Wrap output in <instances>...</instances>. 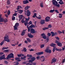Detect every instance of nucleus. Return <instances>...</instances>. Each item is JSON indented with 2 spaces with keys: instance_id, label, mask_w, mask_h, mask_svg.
<instances>
[{
  "instance_id": "1",
  "label": "nucleus",
  "mask_w": 65,
  "mask_h": 65,
  "mask_svg": "<svg viewBox=\"0 0 65 65\" xmlns=\"http://www.w3.org/2000/svg\"><path fill=\"white\" fill-rule=\"evenodd\" d=\"M52 2L53 5H55V6L59 7H60V5L58 3V2H57L56 0H52Z\"/></svg>"
},
{
  "instance_id": "2",
  "label": "nucleus",
  "mask_w": 65,
  "mask_h": 65,
  "mask_svg": "<svg viewBox=\"0 0 65 65\" xmlns=\"http://www.w3.org/2000/svg\"><path fill=\"white\" fill-rule=\"evenodd\" d=\"M10 58H14L13 54L12 53H10V54H9L7 56L6 59L7 60H8V59Z\"/></svg>"
},
{
  "instance_id": "3",
  "label": "nucleus",
  "mask_w": 65,
  "mask_h": 65,
  "mask_svg": "<svg viewBox=\"0 0 65 65\" xmlns=\"http://www.w3.org/2000/svg\"><path fill=\"white\" fill-rule=\"evenodd\" d=\"M19 25V23H15L14 26L13 27L14 30L18 29L17 27Z\"/></svg>"
},
{
  "instance_id": "4",
  "label": "nucleus",
  "mask_w": 65,
  "mask_h": 65,
  "mask_svg": "<svg viewBox=\"0 0 65 65\" xmlns=\"http://www.w3.org/2000/svg\"><path fill=\"white\" fill-rule=\"evenodd\" d=\"M8 21V20L7 19H4L3 18L1 19L0 21V23H3L4 22V23H6Z\"/></svg>"
},
{
  "instance_id": "5",
  "label": "nucleus",
  "mask_w": 65,
  "mask_h": 65,
  "mask_svg": "<svg viewBox=\"0 0 65 65\" xmlns=\"http://www.w3.org/2000/svg\"><path fill=\"white\" fill-rule=\"evenodd\" d=\"M45 52L48 53H52L51 50H49L48 48H46V49L45 50Z\"/></svg>"
},
{
  "instance_id": "6",
  "label": "nucleus",
  "mask_w": 65,
  "mask_h": 65,
  "mask_svg": "<svg viewBox=\"0 0 65 65\" xmlns=\"http://www.w3.org/2000/svg\"><path fill=\"white\" fill-rule=\"evenodd\" d=\"M41 36L42 37V38L45 40L46 39V36L44 33H43L41 34Z\"/></svg>"
},
{
  "instance_id": "7",
  "label": "nucleus",
  "mask_w": 65,
  "mask_h": 65,
  "mask_svg": "<svg viewBox=\"0 0 65 65\" xmlns=\"http://www.w3.org/2000/svg\"><path fill=\"white\" fill-rule=\"evenodd\" d=\"M50 17H46L45 19V22H48L50 20Z\"/></svg>"
},
{
  "instance_id": "8",
  "label": "nucleus",
  "mask_w": 65,
  "mask_h": 65,
  "mask_svg": "<svg viewBox=\"0 0 65 65\" xmlns=\"http://www.w3.org/2000/svg\"><path fill=\"white\" fill-rule=\"evenodd\" d=\"M27 14V17H29L30 16L31 14L30 12L29 11V10H27L26 12Z\"/></svg>"
},
{
  "instance_id": "9",
  "label": "nucleus",
  "mask_w": 65,
  "mask_h": 65,
  "mask_svg": "<svg viewBox=\"0 0 65 65\" xmlns=\"http://www.w3.org/2000/svg\"><path fill=\"white\" fill-rule=\"evenodd\" d=\"M30 32L32 34H34L35 33V30L33 28H31L30 29Z\"/></svg>"
},
{
  "instance_id": "10",
  "label": "nucleus",
  "mask_w": 65,
  "mask_h": 65,
  "mask_svg": "<svg viewBox=\"0 0 65 65\" xmlns=\"http://www.w3.org/2000/svg\"><path fill=\"white\" fill-rule=\"evenodd\" d=\"M9 37L8 35H6L5 36L4 40V41H6L8 39Z\"/></svg>"
},
{
  "instance_id": "11",
  "label": "nucleus",
  "mask_w": 65,
  "mask_h": 65,
  "mask_svg": "<svg viewBox=\"0 0 65 65\" xmlns=\"http://www.w3.org/2000/svg\"><path fill=\"white\" fill-rule=\"evenodd\" d=\"M23 4L24 5L27 4L29 2L27 0H23Z\"/></svg>"
},
{
  "instance_id": "12",
  "label": "nucleus",
  "mask_w": 65,
  "mask_h": 65,
  "mask_svg": "<svg viewBox=\"0 0 65 65\" xmlns=\"http://www.w3.org/2000/svg\"><path fill=\"white\" fill-rule=\"evenodd\" d=\"M56 59L55 58H54L53 59H52V60L51 61V63H53V62H55L56 61Z\"/></svg>"
},
{
  "instance_id": "13",
  "label": "nucleus",
  "mask_w": 65,
  "mask_h": 65,
  "mask_svg": "<svg viewBox=\"0 0 65 65\" xmlns=\"http://www.w3.org/2000/svg\"><path fill=\"white\" fill-rule=\"evenodd\" d=\"M45 20H41L40 23L41 25H43L45 23Z\"/></svg>"
},
{
  "instance_id": "14",
  "label": "nucleus",
  "mask_w": 65,
  "mask_h": 65,
  "mask_svg": "<svg viewBox=\"0 0 65 65\" xmlns=\"http://www.w3.org/2000/svg\"><path fill=\"white\" fill-rule=\"evenodd\" d=\"M28 36L29 38H32L33 37V35H32L31 33H28Z\"/></svg>"
},
{
  "instance_id": "15",
  "label": "nucleus",
  "mask_w": 65,
  "mask_h": 65,
  "mask_svg": "<svg viewBox=\"0 0 65 65\" xmlns=\"http://www.w3.org/2000/svg\"><path fill=\"white\" fill-rule=\"evenodd\" d=\"M43 54V52H39L38 53H36V54L38 56L39 55H41L42 54Z\"/></svg>"
},
{
  "instance_id": "16",
  "label": "nucleus",
  "mask_w": 65,
  "mask_h": 65,
  "mask_svg": "<svg viewBox=\"0 0 65 65\" xmlns=\"http://www.w3.org/2000/svg\"><path fill=\"white\" fill-rule=\"evenodd\" d=\"M23 17V16L22 15H20L19 16V21H20L21 19H22V18Z\"/></svg>"
},
{
  "instance_id": "17",
  "label": "nucleus",
  "mask_w": 65,
  "mask_h": 65,
  "mask_svg": "<svg viewBox=\"0 0 65 65\" xmlns=\"http://www.w3.org/2000/svg\"><path fill=\"white\" fill-rule=\"evenodd\" d=\"M56 44H54L53 43H51L50 45V46H52L53 47L55 48V47Z\"/></svg>"
},
{
  "instance_id": "18",
  "label": "nucleus",
  "mask_w": 65,
  "mask_h": 65,
  "mask_svg": "<svg viewBox=\"0 0 65 65\" xmlns=\"http://www.w3.org/2000/svg\"><path fill=\"white\" fill-rule=\"evenodd\" d=\"M30 17H28V18H26L25 19V21H24V22H26V23H27L28 22V21L30 19Z\"/></svg>"
},
{
  "instance_id": "19",
  "label": "nucleus",
  "mask_w": 65,
  "mask_h": 65,
  "mask_svg": "<svg viewBox=\"0 0 65 65\" xmlns=\"http://www.w3.org/2000/svg\"><path fill=\"white\" fill-rule=\"evenodd\" d=\"M55 50L57 51H59V52H61L62 50V49L58 48V49L57 48L55 47Z\"/></svg>"
},
{
  "instance_id": "20",
  "label": "nucleus",
  "mask_w": 65,
  "mask_h": 65,
  "mask_svg": "<svg viewBox=\"0 0 65 65\" xmlns=\"http://www.w3.org/2000/svg\"><path fill=\"white\" fill-rule=\"evenodd\" d=\"M57 45L58 46H59L60 47H62V44L61 43H60V42H58L57 44Z\"/></svg>"
},
{
  "instance_id": "21",
  "label": "nucleus",
  "mask_w": 65,
  "mask_h": 65,
  "mask_svg": "<svg viewBox=\"0 0 65 65\" xmlns=\"http://www.w3.org/2000/svg\"><path fill=\"white\" fill-rule=\"evenodd\" d=\"M26 58V56H24L23 57H21V60H26V59L25 58Z\"/></svg>"
},
{
  "instance_id": "22",
  "label": "nucleus",
  "mask_w": 65,
  "mask_h": 65,
  "mask_svg": "<svg viewBox=\"0 0 65 65\" xmlns=\"http://www.w3.org/2000/svg\"><path fill=\"white\" fill-rule=\"evenodd\" d=\"M20 58L19 57H18L15 58V59L16 60H18L17 62H19L21 61V60H19Z\"/></svg>"
},
{
  "instance_id": "23",
  "label": "nucleus",
  "mask_w": 65,
  "mask_h": 65,
  "mask_svg": "<svg viewBox=\"0 0 65 65\" xmlns=\"http://www.w3.org/2000/svg\"><path fill=\"white\" fill-rule=\"evenodd\" d=\"M30 6H27L25 7V8H24V10H27L28 9H29V8H30Z\"/></svg>"
},
{
  "instance_id": "24",
  "label": "nucleus",
  "mask_w": 65,
  "mask_h": 65,
  "mask_svg": "<svg viewBox=\"0 0 65 65\" xmlns=\"http://www.w3.org/2000/svg\"><path fill=\"white\" fill-rule=\"evenodd\" d=\"M2 58V59H4L5 60L6 59V58H5V55H2V57H1Z\"/></svg>"
},
{
  "instance_id": "25",
  "label": "nucleus",
  "mask_w": 65,
  "mask_h": 65,
  "mask_svg": "<svg viewBox=\"0 0 65 65\" xmlns=\"http://www.w3.org/2000/svg\"><path fill=\"white\" fill-rule=\"evenodd\" d=\"M20 8L21 9H22V7L21 6H18L17 8L18 10L20 9Z\"/></svg>"
},
{
  "instance_id": "26",
  "label": "nucleus",
  "mask_w": 65,
  "mask_h": 65,
  "mask_svg": "<svg viewBox=\"0 0 65 65\" xmlns=\"http://www.w3.org/2000/svg\"><path fill=\"white\" fill-rule=\"evenodd\" d=\"M23 12V11L22 10H19L18 11V13L20 14H21Z\"/></svg>"
},
{
  "instance_id": "27",
  "label": "nucleus",
  "mask_w": 65,
  "mask_h": 65,
  "mask_svg": "<svg viewBox=\"0 0 65 65\" xmlns=\"http://www.w3.org/2000/svg\"><path fill=\"white\" fill-rule=\"evenodd\" d=\"M36 59V58H35V57H32V58H30V60H31L32 61H33V62Z\"/></svg>"
},
{
  "instance_id": "28",
  "label": "nucleus",
  "mask_w": 65,
  "mask_h": 65,
  "mask_svg": "<svg viewBox=\"0 0 65 65\" xmlns=\"http://www.w3.org/2000/svg\"><path fill=\"white\" fill-rule=\"evenodd\" d=\"M29 27L30 28H35V26L33 24H32L31 25H30L29 26Z\"/></svg>"
},
{
  "instance_id": "29",
  "label": "nucleus",
  "mask_w": 65,
  "mask_h": 65,
  "mask_svg": "<svg viewBox=\"0 0 65 65\" xmlns=\"http://www.w3.org/2000/svg\"><path fill=\"white\" fill-rule=\"evenodd\" d=\"M27 49H26V48L24 47V48L23 49L22 51H23L24 52H26L27 51Z\"/></svg>"
},
{
  "instance_id": "30",
  "label": "nucleus",
  "mask_w": 65,
  "mask_h": 65,
  "mask_svg": "<svg viewBox=\"0 0 65 65\" xmlns=\"http://www.w3.org/2000/svg\"><path fill=\"white\" fill-rule=\"evenodd\" d=\"M10 3V0H7V4L8 5H9Z\"/></svg>"
},
{
  "instance_id": "31",
  "label": "nucleus",
  "mask_w": 65,
  "mask_h": 65,
  "mask_svg": "<svg viewBox=\"0 0 65 65\" xmlns=\"http://www.w3.org/2000/svg\"><path fill=\"white\" fill-rule=\"evenodd\" d=\"M51 33L52 34V37H53L54 36H55V33H54V32H53L52 31H51Z\"/></svg>"
},
{
  "instance_id": "32",
  "label": "nucleus",
  "mask_w": 65,
  "mask_h": 65,
  "mask_svg": "<svg viewBox=\"0 0 65 65\" xmlns=\"http://www.w3.org/2000/svg\"><path fill=\"white\" fill-rule=\"evenodd\" d=\"M58 3L60 4V5H62L64 4V3L62 1H60L58 2Z\"/></svg>"
},
{
  "instance_id": "33",
  "label": "nucleus",
  "mask_w": 65,
  "mask_h": 65,
  "mask_svg": "<svg viewBox=\"0 0 65 65\" xmlns=\"http://www.w3.org/2000/svg\"><path fill=\"white\" fill-rule=\"evenodd\" d=\"M4 41H5L4 40H3L2 42H1V43H0L1 46H2L3 45V44L4 43Z\"/></svg>"
},
{
  "instance_id": "34",
  "label": "nucleus",
  "mask_w": 65,
  "mask_h": 65,
  "mask_svg": "<svg viewBox=\"0 0 65 65\" xmlns=\"http://www.w3.org/2000/svg\"><path fill=\"white\" fill-rule=\"evenodd\" d=\"M27 57L29 58H31L32 57V56L31 55L27 54Z\"/></svg>"
},
{
  "instance_id": "35",
  "label": "nucleus",
  "mask_w": 65,
  "mask_h": 65,
  "mask_svg": "<svg viewBox=\"0 0 65 65\" xmlns=\"http://www.w3.org/2000/svg\"><path fill=\"white\" fill-rule=\"evenodd\" d=\"M59 15V16H58V18H61L62 17V14L61 13H59L58 14Z\"/></svg>"
},
{
  "instance_id": "36",
  "label": "nucleus",
  "mask_w": 65,
  "mask_h": 65,
  "mask_svg": "<svg viewBox=\"0 0 65 65\" xmlns=\"http://www.w3.org/2000/svg\"><path fill=\"white\" fill-rule=\"evenodd\" d=\"M29 42H31V40L30 39H29L28 38H27L26 39Z\"/></svg>"
},
{
  "instance_id": "37",
  "label": "nucleus",
  "mask_w": 65,
  "mask_h": 65,
  "mask_svg": "<svg viewBox=\"0 0 65 65\" xmlns=\"http://www.w3.org/2000/svg\"><path fill=\"white\" fill-rule=\"evenodd\" d=\"M43 3H40V7H41V8H43Z\"/></svg>"
},
{
  "instance_id": "38",
  "label": "nucleus",
  "mask_w": 65,
  "mask_h": 65,
  "mask_svg": "<svg viewBox=\"0 0 65 65\" xmlns=\"http://www.w3.org/2000/svg\"><path fill=\"white\" fill-rule=\"evenodd\" d=\"M25 32L24 31H22L21 34V35L22 36H23L25 34Z\"/></svg>"
},
{
  "instance_id": "39",
  "label": "nucleus",
  "mask_w": 65,
  "mask_h": 65,
  "mask_svg": "<svg viewBox=\"0 0 65 65\" xmlns=\"http://www.w3.org/2000/svg\"><path fill=\"white\" fill-rule=\"evenodd\" d=\"M48 27H47V28H48V29L49 28H52V26L51 25V24H49L48 25Z\"/></svg>"
},
{
  "instance_id": "40",
  "label": "nucleus",
  "mask_w": 65,
  "mask_h": 65,
  "mask_svg": "<svg viewBox=\"0 0 65 65\" xmlns=\"http://www.w3.org/2000/svg\"><path fill=\"white\" fill-rule=\"evenodd\" d=\"M48 29V28H47V27H45L44 28H42V30H45L46 29Z\"/></svg>"
},
{
  "instance_id": "41",
  "label": "nucleus",
  "mask_w": 65,
  "mask_h": 65,
  "mask_svg": "<svg viewBox=\"0 0 65 65\" xmlns=\"http://www.w3.org/2000/svg\"><path fill=\"white\" fill-rule=\"evenodd\" d=\"M36 15H37L36 13H34V15L32 17L33 18H35Z\"/></svg>"
},
{
  "instance_id": "42",
  "label": "nucleus",
  "mask_w": 65,
  "mask_h": 65,
  "mask_svg": "<svg viewBox=\"0 0 65 65\" xmlns=\"http://www.w3.org/2000/svg\"><path fill=\"white\" fill-rule=\"evenodd\" d=\"M55 11V9H53V10H51L50 11H49V12H50L51 13H53L54 11Z\"/></svg>"
},
{
  "instance_id": "43",
  "label": "nucleus",
  "mask_w": 65,
  "mask_h": 65,
  "mask_svg": "<svg viewBox=\"0 0 65 65\" xmlns=\"http://www.w3.org/2000/svg\"><path fill=\"white\" fill-rule=\"evenodd\" d=\"M4 52H5V53L8 52H9V50H5L3 51Z\"/></svg>"
},
{
  "instance_id": "44",
  "label": "nucleus",
  "mask_w": 65,
  "mask_h": 65,
  "mask_svg": "<svg viewBox=\"0 0 65 65\" xmlns=\"http://www.w3.org/2000/svg\"><path fill=\"white\" fill-rule=\"evenodd\" d=\"M24 18H23L22 20H21V22L22 23H24L25 22V21L24 20Z\"/></svg>"
},
{
  "instance_id": "45",
  "label": "nucleus",
  "mask_w": 65,
  "mask_h": 65,
  "mask_svg": "<svg viewBox=\"0 0 65 65\" xmlns=\"http://www.w3.org/2000/svg\"><path fill=\"white\" fill-rule=\"evenodd\" d=\"M15 20V17L13 16H12V20Z\"/></svg>"
},
{
  "instance_id": "46",
  "label": "nucleus",
  "mask_w": 65,
  "mask_h": 65,
  "mask_svg": "<svg viewBox=\"0 0 65 65\" xmlns=\"http://www.w3.org/2000/svg\"><path fill=\"white\" fill-rule=\"evenodd\" d=\"M44 44H42L40 46L41 47H40L41 48H43L44 47Z\"/></svg>"
},
{
  "instance_id": "47",
  "label": "nucleus",
  "mask_w": 65,
  "mask_h": 65,
  "mask_svg": "<svg viewBox=\"0 0 65 65\" xmlns=\"http://www.w3.org/2000/svg\"><path fill=\"white\" fill-rule=\"evenodd\" d=\"M40 56H37V57H36V59L37 60H39L40 59Z\"/></svg>"
},
{
  "instance_id": "48",
  "label": "nucleus",
  "mask_w": 65,
  "mask_h": 65,
  "mask_svg": "<svg viewBox=\"0 0 65 65\" xmlns=\"http://www.w3.org/2000/svg\"><path fill=\"white\" fill-rule=\"evenodd\" d=\"M7 13L8 14V15H9L10 13V10H8V12Z\"/></svg>"
},
{
  "instance_id": "49",
  "label": "nucleus",
  "mask_w": 65,
  "mask_h": 65,
  "mask_svg": "<svg viewBox=\"0 0 65 65\" xmlns=\"http://www.w3.org/2000/svg\"><path fill=\"white\" fill-rule=\"evenodd\" d=\"M4 63L5 64H8V62L7 61H4Z\"/></svg>"
},
{
  "instance_id": "50",
  "label": "nucleus",
  "mask_w": 65,
  "mask_h": 65,
  "mask_svg": "<svg viewBox=\"0 0 65 65\" xmlns=\"http://www.w3.org/2000/svg\"><path fill=\"white\" fill-rule=\"evenodd\" d=\"M57 32H58V33L59 34H61L62 33V32L60 31L59 30H58L57 31Z\"/></svg>"
},
{
  "instance_id": "51",
  "label": "nucleus",
  "mask_w": 65,
  "mask_h": 65,
  "mask_svg": "<svg viewBox=\"0 0 65 65\" xmlns=\"http://www.w3.org/2000/svg\"><path fill=\"white\" fill-rule=\"evenodd\" d=\"M28 62L29 63H32V62H33V61L32 60H29L28 61Z\"/></svg>"
},
{
  "instance_id": "52",
  "label": "nucleus",
  "mask_w": 65,
  "mask_h": 65,
  "mask_svg": "<svg viewBox=\"0 0 65 65\" xmlns=\"http://www.w3.org/2000/svg\"><path fill=\"white\" fill-rule=\"evenodd\" d=\"M55 12H56L57 13H59V12L58 11V10L56 9L55 10Z\"/></svg>"
},
{
  "instance_id": "53",
  "label": "nucleus",
  "mask_w": 65,
  "mask_h": 65,
  "mask_svg": "<svg viewBox=\"0 0 65 65\" xmlns=\"http://www.w3.org/2000/svg\"><path fill=\"white\" fill-rule=\"evenodd\" d=\"M2 14L0 15V21L1 20V19H2L3 18H1L2 17Z\"/></svg>"
},
{
  "instance_id": "54",
  "label": "nucleus",
  "mask_w": 65,
  "mask_h": 65,
  "mask_svg": "<svg viewBox=\"0 0 65 65\" xmlns=\"http://www.w3.org/2000/svg\"><path fill=\"white\" fill-rule=\"evenodd\" d=\"M47 35L48 36H50L51 35V34L50 33H47Z\"/></svg>"
},
{
  "instance_id": "55",
  "label": "nucleus",
  "mask_w": 65,
  "mask_h": 65,
  "mask_svg": "<svg viewBox=\"0 0 65 65\" xmlns=\"http://www.w3.org/2000/svg\"><path fill=\"white\" fill-rule=\"evenodd\" d=\"M32 64L33 65H36V63L35 62H32Z\"/></svg>"
},
{
  "instance_id": "56",
  "label": "nucleus",
  "mask_w": 65,
  "mask_h": 65,
  "mask_svg": "<svg viewBox=\"0 0 65 65\" xmlns=\"http://www.w3.org/2000/svg\"><path fill=\"white\" fill-rule=\"evenodd\" d=\"M55 37L56 38L57 40H59V38L58 37Z\"/></svg>"
},
{
  "instance_id": "57",
  "label": "nucleus",
  "mask_w": 65,
  "mask_h": 65,
  "mask_svg": "<svg viewBox=\"0 0 65 65\" xmlns=\"http://www.w3.org/2000/svg\"><path fill=\"white\" fill-rule=\"evenodd\" d=\"M17 56H18V57H21V54H20L19 55L18 54Z\"/></svg>"
},
{
  "instance_id": "58",
  "label": "nucleus",
  "mask_w": 65,
  "mask_h": 65,
  "mask_svg": "<svg viewBox=\"0 0 65 65\" xmlns=\"http://www.w3.org/2000/svg\"><path fill=\"white\" fill-rule=\"evenodd\" d=\"M30 27L28 28H27V29H28V32H30Z\"/></svg>"
},
{
  "instance_id": "59",
  "label": "nucleus",
  "mask_w": 65,
  "mask_h": 65,
  "mask_svg": "<svg viewBox=\"0 0 65 65\" xmlns=\"http://www.w3.org/2000/svg\"><path fill=\"white\" fill-rule=\"evenodd\" d=\"M28 24H30H30H32V22H31V21H30V22H29V23H28Z\"/></svg>"
},
{
  "instance_id": "60",
  "label": "nucleus",
  "mask_w": 65,
  "mask_h": 65,
  "mask_svg": "<svg viewBox=\"0 0 65 65\" xmlns=\"http://www.w3.org/2000/svg\"><path fill=\"white\" fill-rule=\"evenodd\" d=\"M5 41H7L8 42H10V41L9 39H7L6 40H5Z\"/></svg>"
},
{
  "instance_id": "61",
  "label": "nucleus",
  "mask_w": 65,
  "mask_h": 65,
  "mask_svg": "<svg viewBox=\"0 0 65 65\" xmlns=\"http://www.w3.org/2000/svg\"><path fill=\"white\" fill-rule=\"evenodd\" d=\"M27 23L26 22H24V24L26 26H27Z\"/></svg>"
},
{
  "instance_id": "62",
  "label": "nucleus",
  "mask_w": 65,
  "mask_h": 65,
  "mask_svg": "<svg viewBox=\"0 0 65 65\" xmlns=\"http://www.w3.org/2000/svg\"><path fill=\"white\" fill-rule=\"evenodd\" d=\"M4 53L1 52H0V55H2Z\"/></svg>"
},
{
  "instance_id": "63",
  "label": "nucleus",
  "mask_w": 65,
  "mask_h": 65,
  "mask_svg": "<svg viewBox=\"0 0 65 65\" xmlns=\"http://www.w3.org/2000/svg\"><path fill=\"white\" fill-rule=\"evenodd\" d=\"M53 52H55V48H53Z\"/></svg>"
},
{
  "instance_id": "64",
  "label": "nucleus",
  "mask_w": 65,
  "mask_h": 65,
  "mask_svg": "<svg viewBox=\"0 0 65 65\" xmlns=\"http://www.w3.org/2000/svg\"><path fill=\"white\" fill-rule=\"evenodd\" d=\"M16 64H14V65H18L19 64V62H17L16 63Z\"/></svg>"
}]
</instances>
